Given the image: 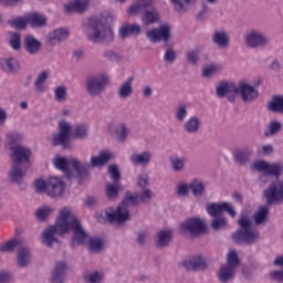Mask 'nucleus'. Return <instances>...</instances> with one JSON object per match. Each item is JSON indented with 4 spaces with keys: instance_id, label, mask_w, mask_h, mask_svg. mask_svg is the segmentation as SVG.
<instances>
[{
    "instance_id": "1",
    "label": "nucleus",
    "mask_w": 283,
    "mask_h": 283,
    "mask_svg": "<svg viewBox=\"0 0 283 283\" xmlns=\"http://www.w3.org/2000/svg\"><path fill=\"white\" fill-rule=\"evenodd\" d=\"M253 170L262 172L260 180H264L266 176L276 178L275 181H272L266 189L263 190L265 205H268V207L283 205V180L280 179L283 174V165L280 163L270 164L266 160H258L253 165Z\"/></svg>"
},
{
    "instance_id": "2",
    "label": "nucleus",
    "mask_w": 283,
    "mask_h": 283,
    "mask_svg": "<svg viewBox=\"0 0 283 283\" xmlns=\"http://www.w3.org/2000/svg\"><path fill=\"white\" fill-rule=\"evenodd\" d=\"M83 33L87 41L94 45H109L114 43V29L107 21V15L88 18L82 24Z\"/></svg>"
},
{
    "instance_id": "3",
    "label": "nucleus",
    "mask_w": 283,
    "mask_h": 283,
    "mask_svg": "<svg viewBox=\"0 0 283 283\" xmlns=\"http://www.w3.org/2000/svg\"><path fill=\"white\" fill-rule=\"evenodd\" d=\"M140 20L144 28H149V25H156L160 23V13L156 8H154V0H135L126 10L128 17H138L140 11Z\"/></svg>"
},
{
    "instance_id": "4",
    "label": "nucleus",
    "mask_w": 283,
    "mask_h": 283,
    "mask_svg": "<svg viewBox=\"0 0 283 283\" xmlns=\"http://www.w3.org/2000/svg\"><path fill=\"white\" fill-rule=\"evenodd\" d=\"M140 201L138 199V192L134 195L132 191H126L124 193V199L117 206L116 209L108 208L105 213L108 222H116L117 224H125L128 220H132V216L129 214L128 207H137Z\"/></svg>"
},
{
    "instance_id": "5",
    "label": "nucleus",
    "mask_w": 283,
    "mask_h": 283,
    "mask_svg": "<svg viewBox=\"0 0 283 283\" xmlns=\"http://www.w3.org/2000/svg\"><path fill=\"white\" fill-rule=\"evenodd\" d=\"M238 224L239 229L232 233V240L237 242V244L253 247V244L260 242V230L253 228V222L249 216L241 214Z\"/></svg>"
},
{
    "instance_id": "6",
    "label": "nucleus",
    "mask_w": 283,
    "mask_h": 283,
    "mask_svg": "<svg viewBox=\"0 0 283 283\" xmlns=\"http://www.w3.org/2000/svg\"><path fill=\"white\" fill-rule=\"evenodd\" d=\"M62 216H64L65 233L73 232L72 247H75V244L77 247L85 244L90 234L85 231L83 224H81L78 216L74 214L70 208H62Z\"/></svg>"
},
{
    "instance_id": "7",
    "label": "nucleus",
    "mask_w": 283,
    "mask_h": 283,
    "mask_svg": "<svg viewBox=\"0 0 283 283\" xmlns=\"http://www.w3.org/2000/svg\"><path fill=\"white\" fill-rule=\"evenodd\" d=\"M65 214H63V209H61L55 224L50 226L46 230H44L42 234V242L50 249H54V247H61V240H59V235H65Z\"/></svg>"
},
{
    "instance_id": "8",
    "label": "nucleus",
    "mask_w": 283,
    "mask_h": 283,
    "mask_svg": "<svg viewBox=\"0 0 283 283\" xmlns=\"http://www.w3.org/2000/svg\"><path fill=\"white\" fill-rule=\"evenodd\" d=\"M107 83H109L107 73H98L88 76L85 81L86 94H88L91 98H98L107 88Z\"/></svg>"
},
{
    "instance_id": "9",
    "label": "nucleus",
    "mask_w": 283,
    "mask_h": 283,
    "mask_svg": "<svg viewBox=\"0 0 283 283\" xmlns=\"http://www.w3.org/2000/svg\"><path fill=\"white\" fill-rule=\"evenodd\" d=\"M59 132L53 135L51 145L61 147L62 149H72L70 136H72V125L67 120H60L57 125Z\"/></svg>"
},
{
    "instance_id": "10",
    "label": "nucleus",
    "mask_w": 283,
    "mask_h": 283,
    "mask_svg": "<svg viewBox=\"0 0 283 283\" xmlns=\"http://www.w3.org/2000/svg\"><path fill=\"white\" fill-rule=\"evenodd\" d=\"M10 159L12 165L30 168V158H32V150L25 146L15 145L10 147Z\"/></svg>"
},
{
    "instance_id": "11",
    "label": "nucleus",
    "mask_w": 283,
    "mask_h": 283,
    "mask_svg": "<svg viewBox=\"0 0 283 283\" xmlns=\"http://www.w3.org/2000/svg\"><path fill=\"white\" fill-rule=\"evenodd\" d=\"M181 266L186 271H207V269H209V260L205 255H193L186 258L181 262Z\"/></svg>"
},
{
    "instance_id": "12",
    "label": "nucleus",
    "mask_w": 283,
    "mask_h": 283,
    "mask_svg": "<svg viewBox=\"0 0 283 283\" xmlns=\"http://www.w3.org/2000/svg\"><path fill=\"white\" fill-rule=\"evenodd\" d=\"M171 34V27L169 24H161L158 29H150L146 31V36L150 43H160V41H169Z\"/></svg>"
},
{
    "instance_id": "13",
    "label": "nucleus",
    "mask_w": 283,
    "mask_h": 283,
    "mask_svg": "<svg viewBox=\"0 0 283 283\" xmlns=\"http://www.w3.org/2000/svg\"><path fill=\"white\" fill-rule=\"evenodd\" d=\"M235 95L241 96L244 103H253V101H258L260 93L255 86H251L247 82H239L237 84Z\"/></svg>"
},
{
    "instance_id": "14",
    "label": "nucleus",
    "mask_w": 283,
    "mask_h": 283,
    "mask_svg": "<svg viewBox=\"0 0 283 283\" xmlns=\"http://www.w3.org/2000/svg\"><path fill=\"white\" fill-rule=\"evenodd\" d=\"M180 229L181 231H187L192 235H200V233H205V231H207V226L200 218H190L181 222Z\"/></svg>"
},
{
    "instance_id": "15",
    "label": "nucleus",
    "mask_w": 283,
    "mask_h": 283,
    "mask_svg": "<svg viewBox=\"0 0 283 283\" xmlns=\"http://www.w3.org/2000/svg\"><path fill=\"white\" fill-rule=\"evenodd\" d=\"M206 211L208 216H218V213L222 216L224 211L231 218H235V216H238V213L235 212V209H233V206L227 201H223L221 203H218V202L208 203L206 205Z\"/></svg>"
},
{
    "instance_id": "16",
    "label": "nucleus",
    "mask_w": 283,
    "mask_h": 283,
    "mask_svg": "<svg viewBox=\"0 0 283 283\" xmlns=\"http://www.w3.org/2000/svg\"><path fill=\"white\" fill-rule=\"evenodd\" d=\"M70 164L75 171V178H77L80 185H83L90 178V169H92L90 163H81L76 158H71Z\"/></svg>"
},
{
    "instance_id": "17",
    "label": "nucleus",
    "mask_w": 283,
    "mask_h": 283,
    "mask_svg": "<svg viewBox=\"0 0 283 283\" xmlns=\"http://www.w3.org/2000/svg\"><path fill=\"white\" fill-rule=\"evenodd\" d=\"M270 43L271 39H269L264 33H260L258 31H252L245 36L247 48H266Z\"/></svg>"
},
{
    "instance_id": "18",
    "label": "nucleus",
    "mask_w": 283,
    "mask_h": 283,
    "mask_svg": "<svg viewBox=\"0 0 283 283\" xmlns=\"http://www.w3.org/2000/svg\"><path fill=\"white\" fill-rule=\"evenodd\" d=\"M235 90H238V84L229 82H220L216 87V96L218 98H224L227 96L229 103H235ZM233 92V94H231Z\"/></svg>"
},
{
    "instance_id": "19",
    "label": "nucleus",
    "mask_w": 283,
    "mask_h": 283,
    "mask_svg": "<svg viewBox=\"0 0 283 283\" xmlns=\"http://www.w3.org/2000/svg\"><path fill=\"white\" fill-rule=\"evenodd\" d=\"M15 264L18 269L32 266V252L29 247L21 245L17 252Z\"/></svg>"
},
{
    "instance_id": "20",
    "label": "nucleus",
    "mask_w": 283,
    "mask_h": 283,
    "mask_svg": "<svg viewBox=\"0 0 283 283\" xmlns=\"http://www.w3.org/2000/svg\"><path fill=\"white\" fill-rule=\"evenodd\" d=\"M0 70L3 71L4 74H19L21 62L14 56L0 57Z\"/></svg>"
},
{
    "instance_id": "21",
    "label": "nucleus",
    "mask_w": 283,
    "mask_h": 283,
    "mask_svg": "<svg viewBox=\"0 0 283 283\" xmlns=\"http://www.w3.org/2000/svg\"><path fill=\"white\" fill-rule=\"evenodd\" d=\"M65 190V184L63 179L59 177H51L48 181V193L50 198H61L63 191Z\"/></svg>"
},
{
    "instance_id": "22",
    "label": "nucleus",
    "mask_w": 283,
    "mask_h": 283,
    "mask_svg": "<svg viewBox=\"0 0 283 283\" xmlns=\"http://www.w3.org/2000/svg\"><path fill=\"white\" fill-rule=\"evenodd\" d=\"M28 169L29 168L25 166L12 164L11 168L7 172L9 182H11V185H21V180H23V178H25V175L28 174Z\"/></svg>"
},
{
    "instance_id": "23",
    "label": "nucleus",
    "mask_w": 283,
    "mask_h": 283,
    "mask_svg": "<svg viewBox=\"0 0 283 283\" xmlns=\"http://www.w3.org/2000/svg\"><path fill=\"white\" fill-rule=\"evenodd\" d=\"M66 274H67V263L65 261H57L52 271L51 283L65 282Z\"/></svg>"
},
{
    "instance_id": "24",
    "label": "nucleus",
    "mask_w": 283,
    "mask_h": 283,
    "mask_svg": "<svg viewBox=\"0 0 283 283\" xmlns=\"http://www.w3.org/2000/svg\"><path fill=\"white\" fill-rule=\"evenodd\" d=\"M232 156L237 165H239L240 167H245V165H249V163H251V158L253 156V149L251 148L237 149V150H233Z\"/></svg>"
},
{
    "instance_id": "25",
    "label": "nucleus",
    "mask_w": 283,
    "mask_h": 283,
    "mask_svg": "<svg viewBox=\"0 0 283 283\" xmlns=\"http://www.w3.org/2000/svg\"><path fill=\"white\" fill-rule=\"evenodd\" d=\"M200 0H170L177 14H187L191 8H196Z\"/></svg>"
},
{
    "instance_id": "26",
    "label": "nucleus",
    "mask_w": 283,
    "mask_h": 283,
    "mask_svg": "<svg viewBox=\"0 0 283 283\" xmlns=\"http://www.w3.org/2000/svg\"><path fill=\"white\" fill-rule=\"evenodd\" d=\"M154 158V155L149 150H144L142 153H135L130 156V163L133 165L139 166V167H147L150 165L151 160Z\"/></svg>"
},
{
    "instance_id": "27",
    "label": "nucleus",
    "mask_w": 283,
    "mask_h": 283,
    "mask_svg": "<svg viewBox=\"0 0 283 283\" xmlns=\"http://www.w3.org/2000/svg\"><path fill=\"white\" fill-rule=\"evenodd\" d=\"M174 238V231L169 229L160 230L156 235V247L157 249H167L171 244Z\"/></svg>"
},
{
    "instance_id": "28",
    "label": "nucleus",
    "mask_w": 283,
    "mask_h": 283,
    "mask_svg": "<svg viewBox=\"0 0 283 283\" xmlns=\"http://www.w3.org/2000/svg\"><path fill=\"white\" fill-rule=\"evenodd\" d=\"M200 127H202V120H200V117H198V115L189 117L184 123V132L192 136H196V134L200 132Z\"/></svg>"
},
{
    "instance_id": "29",
    "label": "nucleus",
    "mask_w": 283,
    "mask_h": 283,
    "mask_svg": "<svg viewBox=\"0 0 283 283\" xmlns=\"http://www.w3.org/2000/svg\"><path fill=\"white\" fill-rule=\"evenodd\" d=\"M87 8H90V0H74L73 2L64 6L66 14H72V12L83 14V12L87 11Z\"/></svg>"
},
{
    "instance_id": "30",
    "label": "nucleus",
    "mask_w": 283,
    "mask_h": 283,
    "mask_svg": "<svg viewBox=\"0 0 283 283\" xmlns=\"http://www.w3.org/2000/svg\"><path fill=\"white\" fill-rule=\"evenodd\" d=\"M41 41H39L33 35H28L24 38L23 48L28 54H31L32 56L39 54L41 52Z\"/></svg>"
},
{
    "instance_id": "31",
    "label": "nucleus",
    "mask_w": 283,
    "mask_h": 283,
    "mask_svg": "<svg viewBox=\"0 0 283 283\" xmlns=\"http://www.w3.org/2000/svg\"><path fill=\"white\" fill-rule=\"evenodd\" d=\"M112 158H114V155L104 150L99 153V156H93L88 166H91L92 169H96V167H105Z\"/></svg>"
},
{
    "instance_id": "32",
    "label": "nucleus",
    "mask_w": 283,
    "mask_h": 283,
    "mask_svg": "<svg viewBox=\"0 0 283 283\" xmlns=\"http://www.w3.org/2000/svg\"><path fill=\"white\" fill-rule=\"evenodd\" d=\"M142 28L140 25L133 23H124L118 31V35L122 40L127 39L129 35L138 36L140 34Z\"/></svg>"
},
{
    "instance_id": "33",
    "label": "nucleus",
    "mask_w": 283,
    "mask_h": 283,
    "mask_svg": "<svg viewBox=\"0 0 283 283\" xmlns=\"http://www.w3.org/2000/svg\"><path fill=\"white\" fill-rule=\"evenodd\" d=\"M69 36L70 32L67 29L60 28L49 34V43L51 45H56L59 43H63V41H67Z\"/></svg>"
},
{
    "instance_id": "34",
    "label": "nucleus",
    "mask_w": 283,
    "mask_h": 283,
    "mask_svg": "<svg viewBox=\"0 0 283 283\" xmlns=\"http://www.w3.org/2000/svg\"><path fill=\"white\" fill-rule=\"evenodd\" d=\"M212 43L221 50L229 48V33H227V31H216L212 34Z\"/></svg>"
},
{
    "instance_id": "35",
    "label": "nucleus",
    "mask_w": 283,
    "mask_h": 283,
    "mask_svg": "<svg viewBox=\"0 0 283 283\" xmlns=\"http://www.w3.org/2000/svg\"><path fill=\"white\" fill-rule=\"evenodd\" d=\"M190 191L193 198H205V196H207V186L205 185V181L193 179L190 182Z\"/></svg>"
},
{
    "instance_id": "36",
    "label": "nucleus",
    "mask_w": 283,
    "mask_h": 283,
    "mask_svg": "<svg viewBox=\"0 0 283 283\" xmlns=\"http://www.w3.org/2000/svg\"><path fill=\"white\" fill-rule=\"evenodd\" d=\"M268 112L283 115V95H273L266 106Z\"/></svg>"
},
{
    "instance_id": "37",
    "label": "nucleus",
    "mask_w": 283,
    "mask_h": 283,
    "mask_svg": "<svg viewBox=\"0 0 283 283\" xmlns=\"http://www.w3.org/2000/svg\"><path fill=\"white\" fill-rule=\"evenodd\" d=\"M49 78H50V70H45L39 73L34 82L35 94H43V92H46L48 86H45V81H48Z\"/></svg>"
},
{
    "instance_id": "38",
    "label": "nucleus",
    "mask_w": 283,
    "mask_h": 283,
    "mask_svg": "<svg viewBox=\"0 0 283 283\" xmlns=\"http://www.w3.org/2000/svg\"><path fill=\"white\" fill-rule=\"evenodd\" d=\"M129 134H132V128H129L126 123H119L115 127V136L117 143H126L127 138H129Z\"/></svg>"
},
{
    "instance_id": "39",
    "label": "nucleus",
    "mask_w": 283,
    "mask_h": 283,
    "mask_svg": "<svg viewBox=\"0 0 283 283\" xmlns=\"http://www.w3.org/2000/svg\"><path fill=\"white\" fill-rule=\"evenodd\" d=\"M282 129H283L282 122H280L277 119H272L265 127L264 136H265V138H271L273 136H277V134H280V132H282Z\"/></svg>"
},
{
    "instance_id": "40",
    "label": "nucleus",
    "mask_w": 283,
    "mask_h": 283,
    "mask_svg": "<svg viewBox=\"0 0 283 283\" xmlns=\"http://www.w3.org/2000/svg\"><path fill=\"white\" fill-rule=\"evenodd\" d=\"M235 275V268L233 265H223L220 268L218 279L221 283H227L233 280Z\"/></svg>"
},
{
    "instance_id": "41",
    "label": "nucleus",
    "mask_w": 283,
    "mask_h": 283,
    "mask_svg": "<svg viewBox=\"0 0 283 283\" xmlns=\"http://www.w3.org/2000/svg\"><path fill=\"white\" fill-rule=\"evenodd\" d=\"M212 220L210 221V228L212 231H221V229H227V218L221 213L218 214H209Z\"/></svg>"
},
{
    "instance_id": "42",
    "label": "nucleus",
    "mask_w": 283,
    "mask_h": 283,
    "mask_svg": "<svg viewBox=\"0 0 283 283\" xmlns=\"http://www.w3.org/2000/svg\"><path fill=\"white\" fill-rule=\"evenodd\" d=\"M53 164L55 169H59L66 175V178H72V170H70V166H72V164L70 163V159L67 160L65 157H56Z\"/></svg>"
},
{
    "instance_id": "43",
    "label": "nucleus",
    "mask_w": 283,
    "mask_h": 283,
    "mask_svg": "<svg viewBox=\"0 0 283 283\" xmlns=\"http://www.w3.org/2000/svg\"><path fill=\"white\" fill-rule=\"evenodd\" d=\"M169 163L175 174H180V171L187 169V159L185 157L170 156Z\"/></svg>"
},
{
    "instance_id": "44",
    "label": "nucleus",
    "mask_w": 283,
    "mask_h": 283,
    "mask_svg": "<svg viewBox=\"0 0 283 283\" xmlns=\"http://www.w3.org/2000/svg\"><path fill=\"white\" fill-rule=\"evenodd\" d=\"M269 207L271 206L265 203V206L260 207V209L254 213L253 220L258 227H260V224H266L270 213Z\"/></svg>"
},
{
    "instance_id": "45",
    "label": "nucleus",
    "mask_w": 283,
    "mask_h": 283,
    "mask_svg": "<svg viewBox=\"0 0 283 283\" xmlns=\"http://www.w3.org/2000/svg\"><path fill=\"white\" fill-rule=\"evenodd\" d=\"M132 83H134V78L129 77L119 86L117 92L119 98H129V96L134 94V87H132Z\"/></svg>"
},
{
    "instance_id": "46",
    "label": "nucleus",
    "mask_w": 283,
    "mask_h": 283,
    "mask_svg": "<svg viewBox=\"0 0 283 283\" xmlns=\"http://www.w3.org/2000/svg\"><path fill=\"white\" fill-rule=\"evenodd\" d=\"M189 116V104L181 103L175 109V118L177 123H185Z\"/></svg>"
},
{
    "instance_id": "47",
    "label": "nucleus",
    "mask_w": 283,
    "mask_h": 283,
    "mask_svg": "<svg viewBox=\"0 0 283 283\" xmlns=\"http://www.w3.org/2000/svg\"><path fill=\"white\" fill-rule=\"evenodd\" d=\"M105 247V241L101 238L93 237L88 239L87 249L91 253H101Z\"/></svg>"
},
{
    "instance_id": "48",
    "label": "nucleus",
    "mask_w": 283,
    "mask_h": 283,
    "mask_svg": "<svg viewBox=\"0 0 283 283\" xmlns=\"http://www.w3.org/2000/svg\"><path fill=\"white\" fill-rule=\"evenodd\" d=\"M46 21L48 20L45 19V17H43L41 13H31L27 18V22L32 28H43V25H45Z\"/></svg>"
},
{
    "instance_id": "49",
    "label": "nucleus",
    "mask_w": 283,
    "mask_h": 283,
    "mask_svg": "<svg viewBox=\"0 0 283 283\" xmlns=\"http://www.w3.org/2000/svg\"><path fill=\"white\" fill-rule=\"evenodd\" d=\"M54 212V208L51 206H43L35 211V217L40 222H45L50 216Z\"/></svg>"
},
{
    "instance_id": "50",
    "label": "nucleus",
    "mask_w": 283,
    "mask_h": 283,
    "mask_svg": "<svg viewBox=\"0 0 283 283\" xmlns=\"http://www.w3.org/2000/svg\"><path fill=\"white\" fill-rule=\"evenodd\" d=\"M15 247H23V242L19 239H11L0 245V251L3 253H12Z\"/></svg>"
},
{
    "instance_id": "51",
    "label": "nucleus",
    "mask_w": 283,
    "mask_h": 283,
    "mask_svg": "<svg viewBox=\"0 0 283 283\" xmlns=\"http://www.w3.org/2000/svg\"><path fill=\"white\" fill-rule=\"evenodd\" d=\"M90 129L87 128V125L85 124H78L75 125L73 128V136L74 138H78L80 140H85V138L88 136Z\"/></svg>"
},
{
    "instance_id": "52",
    "label": "nucleus",
    "mask_w": 283,
    "mask_h": 283,
    "mask_svg": "<svg viewBox=\"0 0 283 283\" xmlns=\"http://www.w3.org/2000/svg\"><path fill=\"white\" fill-rule=\"evenodd\" d=\"M137 197L142 205H150L154 198V191L149 188H144L140 192H137Z\"/></svg>"
},
{
    "instance_id": "53",
    "label": "nucleus",
    "mask_w": 283,
    "mask_h": 283,
    "mask_svg": "<svg viewBox=\"0 0 283 283\" xmlns=\"http://www.w3.org/2000/svg\"><path fill=\"white\" fill-rule=\"evenodd\" d=\"M119 191L120 190L118 188V185H116V184H107L106 185L105 193H106V198L108 200H117Z\"/></svg>"
},
{
    "instance_id": "54",
    "label": "nucleus",
    "mask_w": 283,
    "mask_h": 283,
    "mask_svg": "<svg viewBox=\"0 0 283 283\" xmlns=\"http://www.w3.org/2000/svg\"><path fill=\"white\" fill-rule=\"evenodd\" d=\"M189 190H191V184L187 185V182H180L176 186V196L178 198H187Z\"/></svg>"
},
{
    "instance_id": "55",
    "label": "nucleus",
    "mask_w": 283,
    "mask_h": 283,
    "mask_svg": "<svg viewBox=\"0 0 283 283\" xmlns=\"http://www.w3.org/2000/svg\"><path fill=\"white\" fill-rule=\"evenodd\" d=\"M7 23L11 28H14V30H25L28 25V20L23 18H15V19L8 20Z\"/></svg>"
},
{
    "instance_id": "56",
    "label": "nucleus",
    "mask_w": 283,
    "mask_h": 283,
    "mask_svg": "<svg viewBox=\"0 0 283 283\" xmlns=\"http://www.w3.org/2000/svg\"><path fill=\"white\" fill-rule=\"evenodd\" d=\"M108 176L115 185L120 182V170L118 169V165L113 164L108 167Z\"/></svg>"
},
{
    "instance_id": "57",
    "label": "nucleus",
    "mask_w": 283,
    "mask_h": 283,
    "mask_svg": "<svg viewBox=\"0 0 283 283\" xmlns=\"http://www.w3.org/2000/svg\"><path fill=\"white\" fill-rule=\"evenodd\" d=\"M216 72H220V66L216 64H207L202 69V76L203 78H210V76H213Z\"/></svg>"
},
{
    "instance_id": "58",
    "label": "nucleus",
    "mask_w": 283,
    "mask_h": 283,
    "mask_svg": "<svg viewBox=\"0 0 283 283\" xmlns=\"http://www.w3.org/2000/svg\"><path fill=\"white\" fill-rule=\"evenodd\" d=\"M176 50H174L172 48L166 49L164 54V61L167 63V65H174V63H176Z\"/></svg>"
},
{
    "instance_id": "59",
    "label": "nucleus",
    "mask_w": 283,
    "mask_h": 283,
    "mask_svg": "<svg viewBox=\"0 0 283 283\" xmlns=\"http://www.w3.org/2000/svg\"><path fill=\"white\" fill-rule=\"evenodd\" d=\"M54 96H55V101H57V103H63V101H65V98H67V88L65 86L55 87Z\"/></svg>"
},
{
    "instance_id": "60",
    "label": "nucleus",
    "mask_w": 283,
    "mask_h": 283,
    "mask_svg": "<svg viewBox=\"0 0 283 283\" xmlns=\"http://www.w3.org/2000/svg\"><path fill=\"white\" fill-rule=\"evenodd\" d=\"M186 59H187L188 63H191V65H198V62L200 61V52L189 50L186 53Z\"/></svg>"
},
{
    "instance_id": "61",
    "label": "nucleus",
    "mask_w": 283,
    "mask_h": 283,
    "mask_svg": "<svg viewBox=\"0 0 283 283\" xmlns=\"http://www.w3.org/2000/svg\"><path fill=\"white\" fill-rule=\"evenodd\" d=\"M84 282L86 283H101L103 282V274L95 271L84 277Z\"/></svg>"
},
{
    "instance_id": "62",
    "label": "nucleus",
    "mask_w": 283,
    "mask_h": 283,
    "mask_svg": "<svg viewBox=\"0 0 283 283\" xmlns=\"http://www.w3.org/2000/svg\"><path fill=\"white\" fill-rule=\"evenodd\" d=\"M136 242L139 244V247H145L147 244V238L149 235V232L147 230H139L136 233Z\"/></svg>"
},
{
    "instance_id": "63",
    "label": "nucleus",
    "mask_w": 283,
    "mask_h": 283,
    "mask_svg": "<svg viewBox=\"0 0 283 283\" xmlns=\"http://www.w3.org/2000/svg\"><path fill=\"white\" fill-rule=\"evenodd\" d=\"M10 46L12 48V50H21V34H11Z\"/></svg>"
},
{
    "instance_id": "64",
    "label": "nucleus",
    "mask_w": 283,
    "mask_h": 283,
    "mask_svg": "<svg viewBox=\"0 0 283 283\" xmlns=\"http://www.w3.org/2000/svg\"><path fill=\"white\" fill-rule=\"evenodd\" d=\"M35 191L36 193H46L48 195V184L43 179L35 180Z\"/></svg>"
}]
</instances>
